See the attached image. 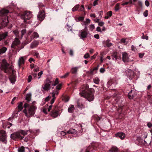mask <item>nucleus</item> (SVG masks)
Returning a JSON list of instances; mask_svg holds the SVG:
<instances>
[{
	"label": "nucleus",
	"instance_id": "f257e3e1",
	"mask_svg": "<svg viewBox=\"0 0 152 152\" xmlns=\"http://www.w3.org/2000/svg\"><path fill=\"white\" fill-rule=\"evenodd\" d=\"M9 12L8 10L3 9L0 11V26L4 27L6 26L9 22L7 14Z\"/></svg>",
	"mask_w": 152,
	"mask_h": 152
},
{
	"label": "nucleus",
	"instance_id": "f03ea898",
	"mask_svg": "<svg viewBox=\"0 0 152 152\" xmlns=\"http://www.w3.org/2000/svg\"><path fill=\"white\" fill-rule=\"evenodd\" d=\"M9 64L7 63L5 59L2 60V63L1 64V68L2 70H3L5 73L10 74L12 73H13L14 70L12 66L8 67Z\"/></svg>",
	"mask_w": 152,
	"mask_h": 152
},
{
	"label": "nucleus",
	"instance_id": "7ed1b4c3",
	"mask_svg": "<svg viewBox=\"0 0 152 152\" xmlns=\"http://www.w3.org/2000/svg\"><path fill=\"white\" fill-rule=\"evenodd\" d=\"M81 96L86 98L88 101H93L94 99V95L90 89L83 90L80 93Z\"/></svg>",
	"mask_w": 152,
	"mask_h": 152
},
{
	"label": "nucleus",
	"instance_id": "20e7f679",
	"mask_svg": "<svg viewBox=\"0 0 152 152\" xmlns=\"http://www.w3.org/2000/svg\"><path fill=\"white\" fill-rule=\"evenodd\" d=\"M27 132L21 130L18 132H14L11 134V138L14 140L17 139L22 140L24 136L27 134Z\"/></svg>",
	"mask_w": 152,
	"mask_h": 152
},
{
	"label": "nucleus",
	"instance_id": "39448f33",
	"mask_svg": "<svg viewBox=\"0 0 152 152\" xmlns=\"http://www.w3.org/2000/svg\"><path fill=\"white\" fill-rule=\"evenodd\" d=\"M36 102H34L32 103V105L31 106L28 110L26 109L23 110V113L25 114L27 117H30L33 115L35 113V111L36 109V107L34 104Z\"/></svg>",
	"mask_w": 152,
	"mask_h": 152
},
{
	"label": "nucleus",
	"instance_id": "423d86ee",
	"mask_svg": "<svg viewBox=\"0 0 152 152\" xmlns=\"http://www.w3.org/2000/svg\"><path fill=\"white\" fill-rule=\"evenodd\" d=\"M32 16V14L31 12L26 11L21 15V18L24 20V22H26V20H29Z\"/></svg>",
	"mask_w": 152,
	"mask_h": 152
},
{
	"label": "nucleus",
	"instance_id": "0eeeda50",
	"mask_svg": "<svg viewBox=\"0 0 152 152\" xmlns=\"http://www.w3.org/2000/svg\"><path fill=\"white\" fill-rule=\"evenodd\" d=\"M52 81L50 80L48 78L47 79L44 81L42 88L45 91H48L50 89V85H52Z\"/></svg>",
	"mask_w": 152,
	"mask_h": 152
},
{
	"label": "nucleus",
	"instance_id": "6e6552de",
	"mask_svg": "<svg viewBox=\"0 0 152 152\" xmlns=\"http://www.w3.org/2000/svg\"><path fill=\"white\" fill-rule=\"evenodd\" d=\"M88 34L87 27L86 26L84 29L81 30L79 32V36L80 39H83L86 37Z\"/></svg>",
	"mask_w": 152,
	"mask_h": 152
},
{
	"label": "nucleus",
	"instance_id": "1a4fd4ad",
	"mask_svg": "<svg viewBox=\"0 0 152 152\" xmlns=\"http://www.w3.org/2000/svg\"><path fill=\"white\" fill-rule=\"evenodd\" d=\"M0 141L5 144L7 143L5 132L3 130H0Z\"/></svg>",
	"mask_w": 152,
	"mask_h": 152
},
{
	"label": "nucleus",
	"instance_id": "9d476101",
	"mask_svg": "<svg viewBox=\"0 0 152 152\" xmlns=\"http://www.w3.org/2000/svg\"><path fill=\"white\" fill-rule=\"evenodd\" d=\"M39 35L37 32H34L31 36H30V39H26L27 43H28L30 42L34 39H37L39 38Z\"/></svg>",
	"mask_w": 152,
	"mask_h": 152
},
{
	"label": "nucleus",
	"instance_id": "9b49d317",
	"mask_svg": "<svg viewBox=\"0 0 152 152\" xmlns=\"http://www.w3.org/2000/svg\"><path fill=\"white\" fill-rule=\"evenodd\" d=\"M59 91L58 90H54L52 93V99L50 101V104H53L56 99V96L58 95L59 94Z\"/></svg>",
	"mask_w": 152,
	"mask_h": 152
},
{
	"label": "nucleus",
	"instance_id": "f8f14e48",
	"mask_svg": "<svg viewBox=\"0 0 152 152\" xmlns=\"http://www.w3.org/2000/svg\"><path fill=\"white\" fill-rule=\"evenodd\" d=\"M20 44V40L18 38H16L12 43L11 47L12 48H15L16 47H18V46Z\"/></svg>",
	"mask_w": 152,
	"mask_h": 152
},
{
	"label": "nucleus",
	"instance_id": "ddd939ff",
	"mask_svg": "<svg viewBox=\"0 0 152 152\" xmlns=\"http://www.w3.org/2000/svg\"><path fill=\"white\" fill-rule=\"evenodd\" d=\"M37 18L40 21H42L45 18V12L43 11L39 12L37 15Z\"/></svg>",
	"mask_w": 152,
	"mask_h": 152
},
{
	"label": "nucleus",
	"instance_id": "4468645a",
	"mask_svg": "<svg viewBox=\"0 0 152 152\" xmlns=\"http://www.w3.org/2000/svg\"><path fill=\"white\" fill-rule=\"evenodd\" d=\"M26 58V56L21 57L19 59L18 61V65L19 68L23 64L25 63V60L24 58Z\"/></svg>",
	"mask_w": 152,
	"mask_h": 152
},
{
	"label": "nucleus",
	"instance_id": "2eb2a0df",
	"mask_svg": "<svg viewBox=\"0 0 152 152\" xmlns=\"http://www.w3.org/2000/svg\"><path fill=\"white\" fill-rule=\"evenodd\" d=\"M129 60L128 54L126 52L122 53V60L124 62L128 61Z\"/></svg>",
	"mask_w": 152,
	"mask_h": 152
},
{
	"label": "nucleus",
	"instance_id": "dca6fc26",
	"mask_svg": "<svg viewBox=\"0 0 152 152\" xmlns=\"http://www.w3.org/2000/svg\"><path fill=\"white\" fill-rule=\"evenodd\" d=\"M39 41L38 40H34L31 43L30 46V48H36L39 44Z\"/></svg>",
	"mask_w": 152,
	"mask_h": 152
},
{
	"label": "nucleus",
	"instance_id": "f3484780",
	"mask_svg": "<svg viewBox=\"0 0 152 152\" xmlns=\"http://www.w3.org/2000/svg\"><path fill=\"white\" fill-rule=\"evenodd\" d=\"M51 115L54 118L57 117L60 114L59 112L56 110H53L51 113Z\"/></svg>",
	"mask_w": 152,
	"mask_h": 152
},
{
	"label": "nucleus",
	"instance_id": "a211bd4d",
	"mask_svg": "<svg viewBox=\"0 0 152 152\" xmlns=\"http://www.w3.org/2000/svg\"><path fill=\"white\" fill-rule=\"evenodd\" d=\"M78 68V67H72L71 69L70 72L72 74H76L77 73Z\"/></svg>",
	"mask_w": 152,
	"mask_h": 152
},
{
	"label": "nucleus",
	"instance_id": "6ab92c4d",
	"mask_svg": "<svg viewBox=\"0 0 152 152\" xmlns=\"http://www.w3.org/2000/svg\"><path fill=\"white\" fill-rule=\"evenodd\" d=\"M116 137H118L121 139L123 140L125 137V134L122 132H118L115 134Z\"/></svg>",
	"mask_w": 152,
	"mask_h": 152
},
{
	"label": "nucleus",
	"instance_id": "aec40b11",
	"mask_svg": "<svg viewBox=\"0 0 152 152\" xmlns=\"http://www.w3.org/2000/svg\"><path fill=\"white\" fill-rule=\"evenodd\" d=\"M8 32H6L0 34V41L4 39L8 35Z\"/></svg>",
	"mask_w": 152,
	"mask_h": 152
},
{
	"label": "nucleus",
	"instance_id": "412c9836",
	"mask_svg": "<svg viewBox=\"0 0 152 152\" xmlns=\"http://www.w3.org/2000/svg\"><path fill=\"white\" fill-rule=\"evenodd\" d=\"M118 83L116 80L114 79H111L108 82L107 84L111 86L112 84H115V85L117 84Z\"/></svg>",
	"mask_w": 152,
	"mask_h": 152
},
{
	"label": "nucleus",
	"instance_id": "4be33fe9",
	"mask_svg": "<svg viewBox=\"0 0 152 152\" xmlns=\"http://www.w3.org/2000/svg\"><path fill=\"white\" fill-rule=\"evenodd\" d=\"M103 43L106 44V47H110L113 45V44L110 42V40L109 39H107L106 41L104 42Z\"/></svg>",
	"mask_w": 152,
	"mask_h": 152
},
{
	"label": "nucleus",
	"instance_id": "5701e85b",
	"mask_svg": "<svg viewBox=\"0 0 152 152\" xmlns=\"http://www.w3.org/2000/svg\"><path fill=\"white\" fill-rule=\"evenodd\" d=\"M18 110L17 113H15L16 114H17L18 113L21 111L23 109V103L21 102L18 103Z\"/></svg>",
	"mask_w": 152,
	"mask_h": 152
},
{
	"label": "nucleus",
	"instance_id": "b1692460",
	"mask_svg": "<svg viewBox=\"0 0 152 152\" xmlns=\"http://www.w3.org/2000/svg\"><path fill=\"white\" fill-rule=\"evenodd\" d=\"M75 108L74 106L73 105H71L68 108V111L70 113H72L74 110Z\"/></svg>",
	"mask_w": 152,
	"mask_h": 152
},
{
	"label": "nucleus",
	"instance_id": "393cba45",
	"mask_svg": "<svg viewBox=\"0 0 152 152\" xmlns=\"http://www.w3.org/2000/svg\"><path fill=\"white\" fill-rule=\"evenodd\" d=\"M31 93L28 94H26V99L28 102H29L31 101Z\"/></svg>",
	"mask_w": 152,
	"mask_h": 152
},
{
	"label": "nucleus",
	"instance_id": "a878e982",
	"mask_svg": "<svg viewBox=\"0 0 152 152\" xmlns=\"http://www.w3.org/2000/svg\"><path fill=\"white\" fill-rule=\"evenodd\" d=\"M7 50V48L5 47H3L0 49V54L4 53Z\"/></svg>",
	"mask_w": 152,
	"mask_h": 152
},
{
	"label": "nucleus",
	"instance_id": "bb28decb",
	"mask_svg": "<svg viewBox=\"0 0 152 152\" xmlns=\"http://www.w3.org/2000/svg\"><path fill=\"white\" fill-rule=\"evenodd\" d=\"M132 90H131L128 94V96L129 99H133L134 97V95L132 94Z\"/></svg>",
	"mask_w": 152,
	"mask_h": 152
},
{
	"label": "nucleus",
	"instance_id": "cd10ccee",
	"mask_svg": "<svg viewBox=\"0 0 152 152\" xmlns=\"http://www.w3.org/2000/svg\"><path fill=\"white\" fill-rule=\"evenodd\" d=\"M109 151L111 152H117L118 149L115 147H113Z\"/></svg>",
	"mask_w": 152,
	"mask_h": 152
},
{
	"label": "nucleus",
	"instance_id": "c85d7f7f",
	"mask_svg": "<svg viewBox=\"0 0 152 152\" xmlns=\"http://www.w3.org/2000/svg\"><path fill=\"white\" fill-rule=\"evenodd\" d=\"M93 81L96 84H99L100 81L99 79L97 77H95L93 79Z\"/></svg>",
	"mask_w": 152,
	"mask_h": 152
},
{
	"label": "nucleus",
	"instance_id": "c756f323",
	"mask_svg": "<svg viewBox=\"0 0 152 152\" xmlns=\"http://www.w3.org/2000/svg\"><path fill=\"white\" fill-rule=\"evenodd\" d=\"M117 54V52L114 53L112 55V59L113 60H116L118 58Z\"/></svg>",
	"mask_w": 152,
	"mask_h": 152
},
{
	"label": "nucleus",
	"instance_id": "7c9ffc66",
	"mask_svg": "<svg viewBox=\"0 0 152 152\" xmlns=\"http://www.w3.org/2000/svg\"><path fill=\"white\" fill-rule=\"evenodd\" d=\"M76 132V131L75 130L72 129L67 131V133L69 134H73L75 133Z\"/></svg>",
	"mask_w": 152,
	"mask_h": 152
},
{
	"label": "nucleus",
	"instance_id": "2f4dec72",
	"mask_svg": "<svg viewBox=\"0 0 152 152\" xmlns=\"http://www.w3.org/2000/svg\"><path fill=\"white\" fill-rule=\"evenodd\" d=\"M10 80L12 83H14L15 81V78L14 76L10 77Z\"/></svg>",
	"mask_w": 152,
	"mask_h": 152
},
{
	"label": "nucleus",
	"instance_id": "473e14b6",
	"mask_svg": "<svg viewBox=\"0 0 152 152\" xmlns=\"http://www.w3.org/2000/svg\"><path fill=\"white\" fill-rule=\"evenodd\" d=\"M66 28L67 30L69 31H72V26L69 25L68 24H67L66 25Z\"/></svg>",
	"mask_w": 152,
	"mask_h": 152
},
{
	"label": "nucleus",
	"instance_id": "72a5a7b5",
	"mask_svg": "<svg viewBox=\"0 0 152 152\" xmlns=\"http://www.w3.org/2000/svg\"><path fill=\"white\" fill-rule=\"evenodd\" d=\"M53 82V81H52V85L53 86H55L58 83V79L57 78H56L54 83H52Z\"/></svg>",
	"mask_w": 152,
	"mask_h": 152
},
{
	"label": "nucleus",
	"instance_id": "f704fd0d",
	"mask_svg": "<svg viewBox=\"0 0 152 152\" xmlns=\"http://www.w3.org/2000/svg\"><path fill=\"white\" fill-rule=\"evenodd\" d=\"M77 106L78 107L80 108H83L84 107V106L83 104H80V103L78 102H77Z\"/></svg>",
	"mask_w": 152,
	"mask_h": 152
},
{
	"label": "nucleus",
	"instance_id": "c9c22d12",
	"mask_svg": "<svg viewBox=\"0 0 152 152\" xmlns=\"http://www.w3.org/2000/svg\"><path fill=\"white\" fill-rule=\"evenodd\" d=\"M13 32L15 35L16 37H19V31L18 30H16L13 31Z\"/></svg>",
	"mask_w": 152,
	"mask_h": 152
},
{
	"label": "nucleus",
	"instance_id": "e433bc0d",
	"mask_svg": "<svg viewBox=\"0 0 152 152\" xmlns=\"http://www.w3.org/2000/svg\"><path fill=\"white\" fill-rule=\"evenodd\" d=\"M79 6L78 5H77L75 6L72 9V11H75L77 10L79 8Z\"/></svg>",
	"mask_w": 152,
	"mask_h": 152
},
{
	"label": "nucleus",
	"instance_id": "4c0bfd02",
	"mask_svg": "<svg viewBox=\"0 0 152 152\" xmlns=\"http://www.w3.org/2000/svg\"><path fill=\"white\" fill-rule=\"evenodd\" d=\"M126 39L122 38L121 39V42L125 45H126L128 42L126 41Z\"/></svg>",
	"mask_w": 152,
	"mask_h": 152
},
{
	"label": "nucleus",
	"instance_id": "58836bf2",
	"mask_svg": "<svg viewBox=\"0 0 152 152\" xmlns=\"http://www.w3.org/2000/svg\"><path fill=\"white\" fill-rule=\"evenodd\" d=\"M89 28L90 30L92 31L95 28L94 25V24H91L89 26Z\"/></svg>",
	"mask_w": 152,
	"mask_h": 152
},
{
	"label": "nucleus",
	"instance_id": "ea45409f",
	"mask_svg": "<svg viewBox=\"0 0 152 152\" xmlns=\"http://www.w3.org/2000/svg\"><path fill=\"white\" fill-rule=\"evenodd\" d=\"M90 21L91 20L87 18L86 19V21L84 22V23L85 25H87L90 23Z\"/></svg>",
	"mask_w": 152,
	"mask_h": 152
},
{
	"label": "nucleus",
	"instance_id": "a19ab883",
	"mask_svg": "<svg viewBox=\"0 0 152 152\" xmlns=\"http://www.w3.org/2000/svg\"><path fill=\"white\" fill-rule=\"evenodd\" d=\"M69 74V72H67L66 74H65L64 75L61 76L60 77L61 78H66V77L67 76H68Z\"/></svg>",
	"mask_w": 152,
	"mask_h": 152
},
{
	"label": "nucleus",
	"instance_id": "79ce46f5",
	"mask_svg": "<svg viewBox=\"0 0 152 152\" xmlns=\"http://www.w3.org/2000/svg\"><path fill=\"white\" fill-rule=\"evenodd\" d=\"M18 152H24L25 149L23 147H21L20 148H19L18 149Z\"/></svg>",
	"mask_w": 152,
	"mask_h": 152
},
{
	"label": "nucleus",
	"instance_id": "37998d69",
	"mask_svg": "<svg viewBox=\"0 0 152 152\" xmlns=\"http://www.w3.org/2000/svg\"><path fill=\"white\" fill-rule=\"evenodd\" d=\"M119 9V3H117L116 4L115 7V10L116 11H117Z\"/></svg>",
	"mask_w": 152,
	"mask_h": 152
},
{
	"label": "nucleus",
	"instance_id": "c03bdc74",
	"mask_svg": "<svg viewBox=\"0 0 152 152\" xmlns=\"http://www.w3.org/2000/svg\"><path fill=\"white\" fill-rule=\"evenodd\" d=\"M26 30L25 29H23L21 31V39L22 38L23 36L24 35V34L26 33Z\"/></svg>",
	"mask_w": 152,
	"mask_h": 152
},
{
	"label": "nucleus",
	"instance_id": "a18cd8bd",
	"mask_svg": "<svg viewBox=\"0 0 152 152\" xmlns=\"http://www.w3.org/2000/svg\"><path fill=\"white\" fill-rule=\"evenodd\" d=\"M107 14L109 17H110L112 15V12L111 11H109L107 12Z\"/></svg>",
	"mask_w": 152,
	"mask_h": 152
},
{
	"label": "nucleus",
	"instance_id": "49530a36",
	"mask_svg": "<svg viewBox=\"0 0 152 152\" xmlns=\"http://www.w3.org/2000/svg\"><path fill=\"white\" fill-rule=\"evenodd\" d=\"M90 56V55L88 53H86L84 56V58L85 59L88 58Z\"/></svg>",
	"mask_w": 152,
	"mask_h": 152
},
{
	"label": "nucleus",
	"instance_id": "de8ad7c7",
	"mask_svg": "<svg viewBox=\"0 0 152 152\" xmlns=\"http://www.w3.org/2000/svg\"><path fill=\"white\" fill-rule=\"evenodd\" d=\"M61 84L58 85L56 87V90H58V91H59V90L61 88Z\"/></svg>",
	"mask_w": 152,
	"mask_h": 152
},
{
	"label": "nucleus",
	"instance_id": "09e8293b",
	"mask_svg": "<svg viewBox=\"0 0 152 152\" xmlns=\"http://www.w3.org/2000/svg\"><path fill=\"white\" fill-rule=\"evenodd\" d=\"M43 74V72L42 71H41L39 72L38 74V79H39L41 77V76Z\"/></svg>",
	"mask_w": 152,
	"mask_h": 152
},
{
	"label": "nucleus",
	"instance_id": "8fccbe9b",
	"mask_svg": "<svg viewBox=\"0 0 152 152\" xmlns=\"http://www.w3.org/2000/svg\"><path fill=\"white\" fill-rule=\"evenodd\" d=\"M98 25L100 26H102L104 24V23L103 21L99 22L98 23Z\"/></svg>",
	"mask_w": 152,
	"mask_h": 152
},
{
	"label": "nucleus",
	"instance_id": "3c124183",
	"mask_svg": "<svg viewBox=\"0 0 152 152\" xmlns=\"http://www.w3.org/2000/svg\"><path fill=\"white\" fill-rule=\"evenodd\" d=\"M148 11L147 10H145V12H144L143 13V15L144 16L146 17H147L148 15Z\"/></svg>",
	"mask_w": 152,
	"mask_h": 152
},
{
	"label": "nucleus",
	"instance_id": "603ef678",
	"mask_svg": "<svg viewBox=\"0 0 152 152\" xmlns=\"http://www.w3.org/2000/svg\"><path fill=\"white\" fill-rule=\"evenodd\" d=\"M32 78V76L31 75H29L28 77V82L29 83L30 82Z\"/></svg>",
	"mask_w": 152,
	"mask_h": 152
},
{
	"label": "nucleus",
	"instance_id": "864d4df0",
	"mask_svg": "<svg viewBox=\"0 0 152 152\" xmlns=\"http://www.w3.org/2000/svg\"><path fill=\"white\" fill-rule=\"evenodd\" d=\"M145 4L146 6L148 7L149 5V3L148 0H146L145 1Z\"/></svg>",
	"mask_w": 152,
	"mask_h": 152
},
{
	"label": "nucleus",
	"instance_id": "5fc2aeb1",
	"mask_svg": "<svg viewBox=\"0 0 152 152\" xmlns=\"http://www.w3.org/2000/svg\"><path fill=\"white\" fill-rule=\"evenodd\" d=\"M98 0H95L93 3V6H95L96 5L98 4Z\"/></svg>",
	"mask_w": 152,
	"mask_h": 152
},
{
	"label": "nucleus",
	"instance_id": "6e6d98bb",
	"mask_svg": "<svg viewBox=\"0 0 152 152\" xmlns=\"http://www.w3.org/2000/svg\"><path fill=\"white\" fill-rule=\"evenodd\" d=\"M96 31H97L102 32V31L101 30L100 28L98 26L96 28Z\"/></svg>",
	"mask_w": 152,
	"mask_h": 152
},
{
	"label": "nucleus",
	"instance_id": "4d7b16f0",
	"mask_svg": "<svg viewBox=\"0 0 152 152\" xmlns=\"http://www.w3.org/2000/svg\"><path fill=\"white\" fill-rule=\"evenodd\" d=\"M17 98L16 97H14L13 99H12V101H11V104H13L14 103V101Z\"/></svg>",
	"mask_w": 152,
	"mask_h": 152
},
{
	"label": "nucleus",
	"instance_id": "13d9d810",
	"mask_svg": "<svg viewBox=\"0 0 152 152\" xmlns=\"http://www.w3.org/2000/svg\"><path fill=\"white\" fill-rule=\"evenodd\" d=\"M84 19V17H80L78 18V20L79 21H82Z\"/></svg>",
	"mask_w": 152,
	"mask_h": 152
},
{
	"label": "nucleus",
	"instance_id": "bf43d9fd",
	"mask_svg": "<svg viewBox=\"0 0 152 152\" xmlns=\"http://www.w3.org/2000/svg\"><path fill=\"white\" fill-rule=\"evenodd\" d=\"M50 97L49 96H48L45 99V102H47L50 99Z\"/></svg>",
	"mask_w": 152,
	"mask_h": 152
},
{
	"label": "nucleus",
	"instance_id": "052dcab7",
	"mask_svg": "<svg viewBox=\"0 0 152 152\" xmlns=\"http://www.w3.org/2000/svg\"><path fill=\"white\" fill-rule=\"evenodd\" d=\"M131 49L132 50L134 51H135L137 50L136 47H134V45H132V46Z\"/></svg>",
	"mask_w": 152,
	"mask_h": 152
},
{
	"label": "nucleus",
	"instance_id": "680f3d73",
	"mask_svg": "<svg viewBox=\"0 0 152 152\" xmlns=\"http://www.w3.org/2000/svg\"><path fill=\"white\" fill-rule=\"evenodd\" d=\"M138 3V5L140 7H142V2L140 1H139Z\"/></svg>",
	"mask_w": 152,
	"mask_h": 152
},
{
	"label": "nucleus",
	"instance_id": "e2e57ef3",
	"mask_svg": "<svg viewBox=\"0 0 152 152\" xmlns=\"http://www.w3.org/2000/svg\"><path fill=\"white\" fill-rule=\"evenodd\" d=\"M105 70V69L104 68H101L100 70V72L101 73H103L104 72Z\"/></svg>",
	"mask_w": 152,
	"mask_h": 152
},
{
	"label": "nucleus",
	"instance_id": "0e129e2a",
	"mask_svg": "<svg viewBox=\"0 0 152 152\" xmlns=\"http://www.w3.org/2000/svg\"><path fill=\"white\" fill-rule=\"evenodd\" d=\"M94 38L96 39H99V35L98 34H95L94 36Z\"/></svg>",
	"mask_w": 152,
	"mask_h": 152
},
{
	"label": "nucleus",
	"instance_id": "69168bd1",
	"mask_svg": "<svg viewBox=\"0 0 152 152\" xmlns=\"http://www.w3.org/2000/svg\"><path fill=\"white\" fill-rule=\"evenodd\" d=\"M144 55V53H139V57L140 58H142L143 57Z\"/></svg>",
	"mask_w": 152,
	"mask_h": 152
},
{
	"label": "nucleus",
	"instance_id": "338daca9",
	"mask_svg": "<svg viewBox=\"0 0 152 152\" xmlns=\"http://www.w3.org/2000/svg\"><path fill=\"white\" fill-rule=\"evenodd\" d=\"M28 61L30 63H31L32 61H34V60L33 58H31L29 59Z\"/></svg>",
	"mask_w": 152,
	"mask_h": 152
},
{
	"label": "nucleus",
	"instance_id": "774afa93",
	"mask_svg": "<svg viewBox=\"0 0 152 152\" xmlns=\"http://www.w3.org/2000/svg\"><path fill=\"white\" fill-rule=\"evenodd\" d=\"M61 134L62 136H64L66 134V133L64 131H62L61 132Z\"/></svg>",
	"mask_w": 152,
	"mask_h": 152
}]
</instances>
